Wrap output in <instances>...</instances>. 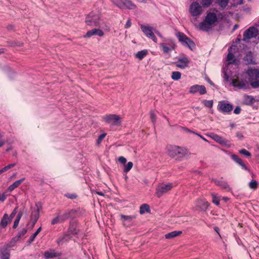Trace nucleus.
<instances>
[{"label": "nucleus", "mask_w": 259, "mask_h": 259, "mask_svg": "<svg viewBox=\"0 0 259 259\" xmlns=\"http://www.w3.org/2000/svg\"><path fill=\"white\" fill-rule=\"evenodd\" d=\"M229 0H216V3L222 8H225L228 5Z\"/></svg>", "instance_id": "nucleus-33"}, {"label": "nucleus", "mask_w": 259, "mask_h": 259, "mask_svg": "<svg viewBox=\"0 0 259 259\" xmlns=\"http://www.w3.org/2000/svg\"><path fill=\"white\" fill-rule=\"evenodd\" d=\"M104 33L103 30L99 28H94L90 30L86 33L84 35V38L91 37L93 35H98L100 37H102L104 35Z\"/></svg>", "instance_id": "nucleus-14"}, {"label": "nucleus", "mask_w": 259, "mask_h": 259, "mask_svg": "<svg viewBox=\"0 0 259 259\" xmlns=\"http://www.w3.org/2000/svg\"><path fill=\"white\" fill-rule=\"evenodd\" d=\"M120 217L121 219L124 221H126L129 223L131 222L135 218V217L133 215H125L123 214H121Z\"/></svg>", "instance_id": "nucleus-41"}, {"label": "nucleus", "mask_w": 259, "mask_h": 259, "mask_svg": "<svg viewBox=\"0 0 259 259\" xmlns=\"http://www.w3.org/2000/svg\"><path fill=\"white\" fill-rule=\"evenodd\" d=\"M209 206V203L205 199H198L196 202L197 210L205 211Z\"/></svg>", "instance_id": "nucleus-12"}, {"label": "nucleus", "mask_w": 259, "mask_h": 259, "mask_svg": "<svg viewBox=\"0 0 259 259\" xmlns=\"http://www.w3.org/2000/svg\"><path fill=\"white\" fill-rule=\"evenodd\" d=\"M179 146H169L167 147V154L172 157L175 158L177 157V152L179 150Z\"/></svg>", "instance_id": "nucleus-19"}, {"label": "nucleus", "mask_w": 259, "mask_h": 259, "mask_svg": "<svg viewBox=\"0 0 259 259\" xmlns=\"http://www.w3.org/2000/svg\"><path fill=\"white\" fill-rule=\"evenodd\" d=\"M241 108L239 106H237L234 110V113L236 114H238L241 112Z\"/></svg>", "instance_id": "nucleus-56"}, {"label": "nucleus", "mask_w": 259, "mask_h": 259, "mask_svg": "<svg viewBox=\"0 0 259 259\" xmlns=\"http://www.w3.org/2000/svg\"><path fill=\"white\" fill-rule=\"evenodd\" d=\"M212 181L216 185L220 186L222 189H224L227 191H229L231 190V188L226 182L216 179L212 180Z\"/></svg>", "instance_id": "nucleus-17"}, {"label": "nucleus", "mask_w": 259, "mask_h": 259, "mask_svg": "<svg viewBox=\"0 0 259 259\" xmlns=\"http://www.w3.org/2000/svg\"><path fill=\"white\" fill-rule=\"evenodd\" d=\"M12 221L11 218L9 217L7 213L4 214L1 221L0 223V225L4 228H5L8 224Z\"/></svg>", "instance_id": "nucleus-25"}, {"label": "nucleus", "mask_w": 259, "mask_h": 259, "mask_svg": "<svg viewBox=\"0 0 259 259\" xmlns=\"http://www.w3.org/2000/svg\"><path fill=\"white\" fill-rule=\"evenodd\" d=\"M195 135H196L198 136L199 137H200V138H201L203 140H204V141H206V142H207V140L205 138L203 137H202L201 135H200V134H197H197H195Z\"/></svg>", "instance_id": "nucleus-62"}, {"label": "nucleus", "mask_w": 259, "mask_h": 259, "mask_svg": "<svg viewBox=\"0 0 259 259\" xmlns=\"http://www.w3.org/2000/svg\"><path fill=\"white\" fill-rule=\"evenodd\" d=\"M236 137L240 140H242L244 138L243 134L241 133L237 132L236 134Z\"/></svg>", "instance_id": "nucleus-58"}, {"label": "nucleus", "mask_w": 259, "mask_h": 259, "mask_svg": "<svg viewBox=\"0 0 259 259\" xmlns=\"http://www.w3.org/2000/svg\"><path fill=\"white\" fill-rule=\"evenodd\" d=\"M150 113L151 121L153 123H154L156 119V115L153 111H151Z\"/></svg>", "instance_id": "nucleus-50"}, {"label": "nucleus", "mask_w": 259, "mask_h": 259, "mask_svg": "<svg viewBox=\"0 0 259 259\" xmlns=\"http://www.w3.org/2000/svg\"><path fill=\"white\" fill-rule=\"evenodd\" d=\"M248 78L253 88L259 87V70L257 69H249L247 72Z\"/></svg>", "instance_id": "nucleus-4"}, {"label": "nucleus", "mask_w": 259, "mask_h": 259, "mask_svg": "<svg viewBox=\"0 0 259 259\" xmlns=\"http://www.w3.org/2000/svg\"><path fill=\"white\" fill-rule=\"evenodd\" d=\"M106 135V134L104 133L99 136V137H98V139L97 140V143L98 144H99L102 142L103 139L105 137Z\"/></svg>", "instance_id": "nucleus-51"}, {"label": "nucleus", "mask_w": 259, "mask_h": 259, "mask_svg": "<svg viewBox=\"0 0 259 259\" xmlns=\"http://www.w3.org/2000/svg\"><path fill=\"white\" fill-rule=\"evenodd\" d=\"M202 103L207 107L211 108L213 106L212 100H204L202 101Z\"/></svg>", "instance_id": "nucleus-47"}, {"label": "nucleus", "mask_w": 259, "mask_h": 259, "mask_svg": "<svg viewBox=\"0 0 259 259\" xmlns=\"http://www.w3.org/2000/svg\"><path fill=\"white\" fill-rule=\"evenodd\" d=\"M7 195L6 193H0V200L1 201H4L7 198Z\"/></svg>", "instance_id": "nucleus-52"}, {"label": "nucleus", "mask_w": 259, "mask_h": 259, "mask_svg": "<svg viewBox=\"0 0 259 259\" xmlns=\"http://www.w3.org/2000/svg\"><path fill=\"white\" fill-rule=\"evenodd\" d=\"M150 211V207L147 204H142L140 208V213L141 214L145 213L146 212Z\"/></svg>", "instance_id": "nucleus-32"}, {"label": "nucleus", "mask_w": 259, "mask_h": 259, "mask_svg": "<svg viewBox=\"0 0 259 259\" xmlns=\"http://www.w3.org/2000/svg\"><path fill=\"white\" fill-rule=\"evenodd\" d=\"M5 144V142L4 141H0V147H1L2 146H3Z\"/></svg>", "instance_id": "nucleus-64"}, {"label": "nucleus", "mask_w": 259, "mask_h": 259, "mask_svg": "<svg viewBox=\"0 0 259 259\" xmlns=\"http://www.w3.org/2000/svg\"><path fill=\"white\" fill-rule=\"evenodd\" d=\"M17 212V207H16L13 210V211H12L11 214H10V218H11V220H12L14 218V217H15V215H16Z\"/></svg>", "instance_id": "nucleus-54"}, {"label": "nucleus", "mask_w": 259, "mask_h": 259, "mask_svg": "<svg viewBox=\"0 0 259 259\" xmlns=\"http://www.w3.org/2000/svg\"><path fill=\"white\" fill-rule=\"evenodd\" d=\"M101 21V14L98 11L90 12L85 19V24L92 27H100Z\"/></svg>", "instance_id": "nucleus-2"}, {"label": "nucleus", "mask_w": 259, "mask_h": 259, "mask_svg": "<svg viewBox=\"0 0 259 259\" xmlns=\"http://www.w3.org/2000/svg\"><path fill=\"white\" fill-rule=\"evenodd\" d=\"M112 3L120 9H135L136 6L130 0H110Z\"/></svg>", "instance_id": "nucleus-5"}, {"label": "nucleus", "mask_w": 259, "mask_h": 259, "mask_svg": "<svg viewBox=\"0 0 259 259\" xmlns=\"http://www.w3.org/2000/svg\"><path fill=\"white\" fill-rule=\"evenodd\" d=\"M105 121L113 125H118L121 122L120 118L115 114L107 115L104 117Z\"/></svg>", "instance_id": "nucleus-11"}, {"label": "nucleus", "mask_w": 259, "mask_h": 259, "mask_svg": "<svg viewBox=\"0 0 259 259\" xmlns=\"http://www.w3.org/2000/svg\"><path fill=\"white\" fill-rule=\"evenodd\" d=\"M172 188L171 183L161 184L159 185L156 189V196L158 197H161L164 194L167 192Z\"/></svg>", "instance_id": "nucleus-9"}, {"label": "nucleus", "mask_w": 259, "mask_h": 259, "mask_svg": "<svg viewBox=\"0 0 259 259\" xmlns=\"http://www.w3.org/2000/svg\"><path fill=\"white\" fill-rule=\"evenodd\" d=\"M24 180L25 178H22L20 180L15 181L9 187L8 190L10 191H12L15 188H17L24 181Z\"/></svg>", "instance_id": "nucleus-26"}, {"label": "nucleus", "mask_w": 259, "mask_h": 259, "mask_svg": "<svg viewBox=\"0 0 259 259\" xmlns=\"http://www.w3.org/2000/svg\"><path fill=\"white\" fill-rule=\"evenodd\" d=\"M118 161L121 163H122V164H125L126 162V159L125 157H124L123 156H120L118 158Z\"/></svg>", "instance_id": "nucleus-53"}, {"label": "nucleus", "mask_w": 259, "mask_h": 259, "mask_svg": "<svg viewBox=\"0 0 259 259\" xmlns=\"http://www.w3.org/2000/svg\"><path fill=\"white\" fill-rule=\"evenodd\" d=\"M131 25H132V23H131V19H129L126 21V24H125V25L124 26V27L125 28H130L131 26Z\"/></svg>", "instance_id": "nucleus-57"}, {"label": "nucleus", "mask_w": 259, "mask_h": 259, "mask_svg": "<svg viewBox=\"0 0 259 259\" xmlns=\"http://www.w3.org/2000/svg\"><path fill=\"white\" fill-rule=\"evenodd\" d=\"M176 35L179 40L184 46H187L191 49L195 47V45L194 42L188 37H187V36L184 33L182 32H178Z\"/></svg>", "instance_id": "nucleus-6"}, {"label": "nucleus", "mask_w": 259, "mask_h": 259, "mask_svg": "<svg viewBox=\"0 0 259 259\" xmlns=\"http://www.w3.org/2000/svg\"><path fill=\"white\" fill-rule=\"evenodd\" d=\"M239 153L244 155L246 157H249L251 156L250 153L245 149H241L239 151Z\"/></svg>", "instance_id": "nucleus-48"}, {"label": "nucleus", "mask_w": 259, "mask_h": 259, "mask_svg": "<svg viewBox=\"0 0 259 259\" xmlns=\"http://www.w3.org/2000/svg\"><path fill=\"white\" fill-rule=\"evenodd\" d=\"M141 29L147 37L151 38L155 42H157V38L153 32V27L150 26L141 25Z\"/></svg>", "instance_id": "nucleus-10"}, {"label": "nucleus", "mask_w": 259, "mask_h": 259, "mask_svg": "<svg viewBox=\"0 0 259 259\" xmlns=\"http://www.w3.org/2000/svg\"><path fill=\"white\" fill-rule=\"evenodd\" d=\"M160 45L164 53H168L170 51L174 49L172 46H168L165 43H161Z\"/></svg>", "instance_id": "nucleus-30"}, {"label": "nucleus", "mask_w": 259, "mask_h": 259, "mask_svg": "<svg viewBox=\"0 0 259 259\" xmlns=\"http://www.w3.org/2000/svg\"><path fill=\"white\" fill-rule=\"evenodd\" d=\"M96 194L100 195L101 196H104V193L102 192H98V191H95V192Z\"/></svg>", "instance_id": "nucleus-63"}, {"label": "nucleus", "mask_w": 259, "mask_h": 259, "mask_svg": "<svg viewBox=\"0 0 259 259\" xmlns=\"http://www.w3.org/2000/svg\"><path fill=\"white\" fill-rule=\"evenodd\" d=\"M232 159L235 161L236 163L239 164L243 169L247 170L248 168L242 162V160L237 155L233 154L231 156Z\"/></svg>", "instance_id": "nucleus-22"}, {"label": "nucleus", "mask_w": 259, "mask_h": 259, "mask_svg": "<svg viewBox=\"0 0 259 259\" xmlns=\"http://www.w3.org/2000/svg\"><path fill=\"white\" fill-rule=\"evenodd\" d=\"M190 154V153L187 149L179 147V150L177 152V157L175 158L181 160L185 157L189 156Z\"/></svg>", "instance_id": "nucleus-16"}, {"label": "nucleus", "mask_w": 259, "mask_h": 259, "mask_svg": "<svg viewBox=\"0 0 259 259\" xmlns=\"http://www.w3.org/2000/svg\"><path fill=\"white\" fill-rule=\"evenodd\" d=\"M233 47H235V46H232L230 48L229 50V53L227 57V61L228 62V64H229L233 63L235 60V59H234V55L231 52V50L232 49H233Z\"/></svg>", "instance_id": "nucleus-28"}, {"label": "nucleus", "mask_w": 259, "mask_h": 259, "mask_svg": "<svg viewBox=\"0 0 259 259\" xmlns=\"http://www.w3.org/2000/svg\"><path fill=\"white\" fill-rule=\"evenodd\" d=\"M212 2V0H202L201 3L203 7L207 8L211 5Z\"/></svg>", "instance_id": "nucleus-44"}, {"label": "nucleus", "mask_w": 259, "mask_h": 259, "mask_svg": "<svg viewBox=\"0 0 259 259\" xmlns=\"http://www.w3.org/2000/svg\"><path fill=\"white\" fill-rule=\"evenodd\" d=\"M210 137L211 138H212L213 140H214L217 142L220 143L221 145H226L227 144L228 141L226 139L223 138L221 136L214 134L213 133H211L210 135Z\"/></svg>", "instance_id": "nucleus-18"}, {"label": "nucleus", "mask_w": 259, "mask_h": 259, "mask_svg": "<svg viewBox=\"0 0 259 259\" xmlns=\"http://www.w3.org/2000/svg\"><path fill=\"white\" fill-rule=\"evenodd\" d=\"M10 253L6 247L0 249V259H9Z\"/></svg>", "instance_id": "nucleus-23"}, {"label": "nucleus", "mask_w": 259, "mask_h": 259, "mask_svg": "<svg viewBox=\"0 0 259 259\" xmlns=\"http://www.w3.org/2000/svg\"><path fill=\"white\" fill-rule=\"evenodd\" d=\"M248 186L250 189L255 190L257 187L258 183L256 181L252 180L249 183Z\"/></svg>", "instance_id": "nucleus-42"}, {"label": "nucleus", "mask_w": 259, "mask_h": 259, "mask_svg": "<svg viewBox=\"0 0 259 259\" xmlns=\"http://www.w3.org/2000/svg\"><path fill=\"white\" fill-rule=\"evenodd\" d=\"M212 198V202L217 205H219L220 204V199L216 196L214 193L211 194Z\"/></svg>", "instance_id": "nucleus-46"}, {"label": "nucleus", "mask_w": 259, "mask_h": 259, "mask_svg": "<svg viewBox=\"0 0 259 259\" xmlns=\"http://www.w3.org/2000/svg\"><path fill=\"white\" fill-rule=\"evenodd\" d=\"M257 34L258 30L254 27H250L244 32L242 40L248 42L251 38L255 37Z\"/></svg>", "instance_id": "nucleus-7"}, {"label": "nucleus", "mask_w": 259, "mask_h": 259, "mask_svg": "<svg viewBox=\"0 0 259 259\" xmlns=\"http://www.w3.org/2000/svg\"><path fill=\"white\" fill-rule=\"evenodd\" d=\"M189 11L191 15L194 17L191 19L192 22L195 26H197V20L196 17L202 13L203 9L202 7L198 3L196 2H193L190 6Z\"/></svg>", "instance_id": "nucleus-3"}, {"label": "nucleus", "mask_w": 259, "mask_h": 259, "mask_svg": "<svg viewBox=\"0 0 259 259\" xmlns=\"http://www.w3.org/2000/svg\"><path fill=\"white\" fill-rule=\"evenodd\" d=\"M232 85L235 87H238L239 89H246V83L245 82H240L236 79H234L232 81Z\"/></svg>", "instance_id": "nucleus-21"}, {"label": "nucleus", "mask_w": 259, "mask_h": 259, "mask_svg": "<svg viewBox=\"0 0 259 259\" xmlns=\"http://www.w3.org/2000/svg\"><path fill=\"white\" fill-rule=\"evenodd\" d=\"M22 214H23V213L21 211H20L17 217H16V220H15L14 221V225H13V228H16V227H17V226H18V224H19V221L22 216Z\"/></svg>", "instance_id": "nucleus-38"}, {"label": "nucleus", "mask_w": 259, "mask_h": 259, "mask_svg": "<svg viewBox=\"0 0 259 259\" xmlns=\"http://www.w3.org/2000/svg\"><path fill=\"white\" fill-rule=\"evenodd\" d=\"M255 102V99L252 96L245 95L243 96L242 104L245 105H252Z\"/></svg>", "instance_id": "nucleus-20"}, {"label": "nucleus", "mask_w": 259, "mask_h": 259, "mask_svg": "<svg viewBox=\"0 0 259 259\" xmlns=\"http://www.w3.org/2000/svg\"><path fill=\"white\" fill-rule=\"evenodd\" d=\"M72 212H73V210H66L63 213L61 212V216L64 222L69 218V217H70Z\"/></svg>", "instance_id": "nucleus-31"}, {"label": "nucleus", "mask_w": 259, "mask_h": 259, "mask_svg": "<svg viewBox=\"0 0 259 259\" xmlns=\"http://www.w3.org/2000/svg\"><path fill=\"white\" fill-rule=\"evenodd\" d=\"M64 221L61 216V212H59L56 214V217L54 218L51 221V224L54 225L58 223H62Z\"/></svg>", "instance_id": "nucleus-27"}, {"label": "nucleus", "mask_w": 259, "mask_h": 259, "mask_svg": "<svg viewBox=\"0 0 259 259\" xmlns=\"http://www.w3.org/2000/svg\"><path fill=\"white\" fill-rule=\"evenodd\" d=\"M15 165V163H11L6 166V168L8 169H10L11 168L13 167Z\"/></svg>", "instance_id": "nucleus-59"}, {"label": "nucleus", "mask_w": 259, "mask_h": 259, "mask_svg": "<svg viewBox=\"0 0 259 259\" xmlns=\"http://www.w3.org/2000/svg\"><path fill=\"white\" fill-rule=\"evenodd\" d=\"M77 232L78 230L77 229L76 226L73 224L70 225L68 229V232L71 234L76 235L77 234Z\"/></svg>", "instance_id": "nucleus-35"}, {"label": "nucleus", "mask_w": 259, "mask_h": 259, "mask_svg": "<svg viewBox=\"0 0 259 259\" xmlns=\"http://www.w3.org/2000/svg\"><path fill=\"white\" fill-rule=\"evenodd\" d=\"M41 231V227H39L37 230L30 237V238H29V242L30 243H32L35 238L36 237V236L38 234V233Z\"/></svg>", "instance_id": "nucleus-43"}, {"label": "nucleus", "mask_w": 259, "mask_h": 259, "mask_svg": "<svg viewBox=\"0 0 259 259\" xmlns=\"http://www.w3.org/2000/svg\"><path fill=\"white\" fill-rule=\"evenodd\" d=\"M147 53L148 52L146 50H144L138 52L137 53L136 56L137 58L139 59L140 60H142L147 55Z\"/></svg>", "instance_id": "nucleus-34"}, {"label": "nucleus", "mask_w": 259, "mask_h": 259, "mask_svg": "<svg viewBox=\"0 0 259 259\" xmlns=\"http://www.w3.org/2000/svg\"><path fill=\"white\" fill-rule=\"evenodd\" d=\"M44 256L46 258H52L57 256L56 253L54 250L46 251Z\"/></svg>", "instance_id": "nucleus-36"}, {"label": "nucleus", "mask_w": 259, "mask_h": 259, "mask_svg": "<svg viewBox=\"0 0 259 259\" xmlns=\"http://www.w3.org/2000/svg\"><path fill=\"white\" fill-rule=\"evenodd\" d=\"M218 11L215 10L212 12H208L204 21L199 24V29L204 31H209L214 23L218 21Z\"/></svg>", "instance_id": "nucleus-1"}, {"label": "nucleus", "mask_w": 259, "mask_h": 259, "mask_svg": "<svg viewBox=\"0 0 259 259\" xmlns=\"http://www.w3.org/2000/svg\"><path fill=\"white\" fill-rule=\"evenodd\" d=\"M182 233V231H172V232H171L169 233H167L165 235V237L166 239H171V238H173L176 236H178L179 235H180V234H181Z\"/></svg>", "instance_id": "nucleus-29"}, {"label": "nucleus", "mask_w": 259, "mask_h": 259, "mask_svg": "<svg viewBox=\"0 0 259 259\" xmlns=\"http://www.w3.org/2000/svg\"><path fill=\"white\" fill-rule=\"evenodd\" d=\"M233 109L232 104L228 103L226 101H221L219 102L218 105V110L223 113H229Z\"/></svg>", "instance_id": "nucleus-8"}, {"label": "nucleus", "mask_w": 259, "mask_h": 259, "mask_svg": "<svg viewBox=\"0 0 259 259\" xmlns=\"http://www.w3.org/2000/svg\"><path fill=\"white\" fill-rule=\"evenodd\" d=\"M244 61L248 64H251L252 63V56L251 52H249L248 54L246 55L244 57Z\"/></svg>", "instance_id": "nucleus-37"}, {"label": "nucleus", "mask_w": 259, "mask_h": 259, "mask_svg": "<svg viewBox=\"0 0 259 259\" xmlns=\"http://www.w3.org/2000/svg\"><path fill=\"white\" fill-rule=\"evenodd\" d=\"M189 92L191 94H195L199 92L200 95L206 93L205 87L203 85H194L190 87Z\"/></svg>", "instance_id": "nucleus-13"}, {"label": "nucleus", "mask_w": 259, "mask_h": 259, "mask_svg": "<svg viewBox=\"0 0 259 259\" xmlns=\"http://www.w3.org/2000/svg\"><path fill=\"white\" fill-rule=\"evenodd\" d=\"M181 77V73L179 71H174L172 73L171 78L175 80H178Z\"/></svg>", "instance_id": "nucleus-39"}, {"label": "nucleus", "mask_w": 259, "mask_h": 259, "mask_svg": "<svg viewBox=\"0 0 259 259\" xmlns=\"http://www.w3.org/2000/svg\"><path fill=\"white\" fill-rule=\"evenodd\" d=\"M40 208L36 204L34 209L32 211L31 213V220H35V222H37L39 217Z\"/></svg>", "instance_id": "nucleus-24"}, {"label": "nucleus", "mask_w": 259, "mask_h": 259, "mask_svg": "<svg viewBox=\"0 0 259 259\" xmlns=\"http://www.w3.org/2000/svg\"><path fill=\"white\" fill-rule=\"evenodd\" d=\"M7 170H8V169H7V168H6V166L5 167H4V168H3L2 169H1L0 170V175L1 174H2L3 172L7 171Z\"/></svg>", "instance_id": "nucleus-61"}, {"label": "nucleus", "mask_w": 259, "mask_h": 259, "mask_svg": "<svg viewBox=\"0 0 259 259\" xmlns=\"http://www.w3.org/2000/svg\"><path fill=\"white\" fill-rule=\"evenodd\" d=\"M7 170H8V169H7V168H6V166L5 167H4V168H3L2 169H1L0 170V175L1 174H2L3 172L7 171Z\"/></svg>", "instance_id": "nucleus-60"}, {"label": "nucleus", "mask_w": 259, "mask_h": 259, "mask_svg": "<svg viewBox=\"0 0 259 259\" xmlns=\"http://www.w3.org/2000/svg\"><path fill=\"white\" fill-rule=\"evenodd\" d=\"M181 128L183 130V131H184L185 132L193 133L194 134H196L195 132L190 130V129L188 128L187 127H182Z\"/></svg>", "instance_id": "nucleus-55"}, {"label": "nucleus", "mask_w": 259, "mask_h": 259, "mask_svg": "<svg viewBox=\"0 0 259 259\" xmlns=\"http://www.w3.org/2000/svg\"><path fill=\"white\" fill-rule=\"evenodd\" d=\"M70 239L69 235L66 234L64 235L62 237L60 238L57 240V243L60 244L61 242L67 241Z\"/></svg>", "instance_id": "nucleus-45"}, {"label": "nucleus", "mask_w": 259, "mask_h": 259, "mask_svg": "<svg viewBox=\"0 0 259 259\" xmlns=\"http://www.w3.org/2000/svg\"><path fill=\"white\" fill-rule=\"evenodd\" d=\"M133 166V163L131 161L128 162L126 164H124L123 171L124 172H128L132 169Z\"/></svg>", "instance_id": "nucleus-40"}, {"label": "nucleus", "mask_w": 259, "mask_h": 259, "mask_svg": "<svg viewBox=\"0 0 259 259\" xmlns=\"http://www.w3.org/2000/svg\"><path fill=\"white\" fill-rule=\"evenodd\" d=\"M190 62L189 59L186 57H182L178 59L176 63L177 67L181 69H184L188 66Z\"/></svg>", "instance_id": "nucleus-15"}, {"label": "nucleus", "mask_w": 259, "mask_h": 259, "mask_svg": "<svg viewBox=\"0 0 259 259\" xmlns=\"http://www.w3.org/2000/svg\"><path fill=\"white\" fill-rule=\"evenodd\" d=\"M27 232V230L25 228H23L18 233L17 236L18 238L24 235Z\"/></svg>", "instance_id": "nucleus-49"}]
</instances>
